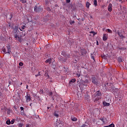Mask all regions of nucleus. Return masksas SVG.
Segmentation results:
<instances>
[{"mask_svg":"<svg viewBox=\"0 0 127 127\" xmlns=\"http://www.w3.org/2000/svg\"><path fill=\"white\" fill-rule=\"evenodd\" d=\"M7 49V51L6 52V51L5 50V48H4V47H3L2 48V51L4 52V53L5 54H6V53H8V54H10V45H8V46H6Z\"/></svg>","mask_w":127,"mask_h":127,"instance_id":"nucleus-6","label":"nucleus"},{"mask_svg":"<svg viewBox=\"0 0 127 127\" xmlns=\"http://www.w3.org/2000/svg\"><path fill=\"white\" fill-rule=\"evenodd\" d=\"M88 76H87L86 75H80V78H81L80 80H83V79H86V78H88Z\"/></svg>","mask_w":127,"mask_h":127,"instance_id":"nucleus-23","label":"nucleus"},{"mask_svg":"<svg viewBox=\"0 0 127 127\" xmlns=\"http://www.w3.org/2000/svg\"><path fill=\"white\" fill-rule=\"evenodd\" d=\"M54 116L56 117V118H59V115L57 114V111H55L54 113Z\"/></svg>","mask_w":127,"mask_h":127,"instance_id":"nucleus-22","label":"nucleus"},{"mask_svg":"<svg viewBox=\"0 0 127 127\" xmlns=\"http://www.w3.org/2000/svg\"><path fill=\"white\" fill-rule=\"evenodd\" d=\"M79 49H80V56H84V55H86V54H87V51H86V49L85 48L80 47Z\"/></svg>","mask_w":127,"mask_h":127,"instance_id":"nucleus-7","label":"nucleus"},{"mask_svg":"<svg viewBox=\"0 0 127 127\" xmlns=\"http://www.w3.org/2000/svg\"><path fill=\"white\" fill-rule=\"evenodd\" d=\"M69 44H70V45L72 44V42H71V41H69V42H68Z\"/></svg>","mask_w":127,"mask_h":127,"instance_id":"nucleus-64","label":"nucleus"},{"mask_svg":"<svg viewBox=\"0 0 127 127\" xmlns=\"http://www.w3.org/2000/svg\"><path fill=\"white\" fill-rule=\"evenodd\" d=\"M48 95H49V96H51V97H52L53 93L52 92V91H49L48 93Z\"/></svg>","mask_w":127,"mask_h":127,"instance_id":"nucleus-34","label":"nucleus"},{"mask_svg":"<svg viewBox=\"0 0 127 127\" xmlns=\"http://www.w3.org/2000/svg\"><path fill=\"white\" fill-rule=\"evenodd\" d=\"M90 33H92L93 34V36L97 34V32H95L94 31H91V32H90Z\"/></svg>","mask_w":127,"mask_h":127,"instance_id":"nucleus-41","label":"nucleus"},{"mask_svg":"<svg viewBox=\"0 0 127 127\" xmlns=\"http://www.w3.org/2000/svg\"><path fill=\"white\" fill-rule=\"evenodd\" d=\"M46 9H47V11H48L49 12H51V11H52L51 8H50V7H49V6H47L46 7Z\"/></svg>","mask_w":127,"mask_h":127,"instance_id":"nucleus-29","label":"nucleus"},{"mask_svg":"<svg viewBox=\"0 0 127 127\" xmlns=\"http://www.w3.org/2000/svg\"><path fill=\"white\" fill-rule=\"evenodd\" d=\"M80 127H89V126L86 124H82V125Z\"/></svg>","mask_w":127,"mask_h":127,"instance_id":"nucleus-44","label":"nucleus"},{"mask_svg":"<svg viewBox=\"0 0 127 127\" xmlns=\"http://www.w3.org/2000/svg\"><path fill=\"white\" fill-rule=\"evenodd\" d=\"M59 61H60L61 62H62V63H64V62H66V59H64V58H63V57H60L59 58Z\"/></svg>","mask_w":127,"mask_h":127,"instance_id":"nucleus-14","label":"nucleus"},{"mask_svg":"<svg viewBox=\"0 0 127 127\" xmlns=\"http://www.w3.org/2000/svg\"><path fill=\"white\" fill-rule=\"evenodd\" d=\"M52 68L54 69H56V65L53 63L52 64Z\"/></svg>","mask_w":127,"mask_h":127,"instance_id":"nucleus-32","label":"nucleus"},{"mask_svg":"<svg viewBox=\"0 0 127 127\" xmlns=\"http://www.w3.org/2000/svg\"><path fill=\"white\" fill-rule=\"evenodd\" d=\"M64 68L65 69L64 70V73L65 74H67V73H68V70H69V69L67 67H65V66H64Z\"/></svg>","mask_w":127,"mask_h":127,"instance_id":"nucleus-20","label":"nucleus"},{"mask_svg":"<svg viewBox=\"0 0 127 127\" xmlns=\"http://www.w3.org/2000/svg\"><path fill=\"white\" fill-rule=\"evenodd\" d=\"M103 105L104 107H109V106H110V103H107L105 101H103Z\"/></svg>","mask_w":127,"mask_h":127,"instance_id":"nucleus-16","label":"nucleus"},{"mask_svg":"<svg viewBox=\"0 0 127 127\" xmlns=\"http://www.w3.org/2000/svg\"><path fill=\"white\" fill-rule=\"evenodd\" d=\"M103 40L104 41H107L108 40V38L107 37V34H104L103 37Z\"/></svg>","mask_w":127,"mask_h":127,"instance_id":"nucleus-19","label":"nucleus"},{"mask_svg":"<svg viewBox=\"0 0 127 127\" xmlns=\"http://www.w3.org/2000/svg\"><path fill=\"white\" fill-rule=\"evenodd\" d=\"M20 109L21 111H23V110H24V108L23 107H21L20 108Z\"/></svg>","mask_w":127,"mask_h":127,"instance_id":"nucleus-60","label":"nucleus"},{"mask_svg":"<svg viewBox=\"0 0 127 127\" xmlns=\"http://www.w3.org/2000/svg\"><path fill=\"white\" fill-rule=\"evenodd\" d=\"M89 83V80L85 79V80L83 79H80V80L77 81V84L79 87L81 88L82 86H85L87 87L88 86V84Z\"/></svg>","mask_w":127,"mask_h":127,"instance_id":"nucleus-2","label":"nucleus"},{"mask_svg":"<svg viewBox=\"0 0 127 127\" xmlns=\"http://www.w3.org/2000/svg\"><path fill=\"white\" fill-rule=\"evenodd\" d=\"M22 35H20V36H17V38L16 39L19 42H22Z\"/></svg>","mask_w":127,"mask_h":127,"instance_id":"nucleus-18","label":"nucleus"},{"mask_svg":"<svg viewBox=\"0 0 127 127\" xmlns=\"http://www.w3.org/2000/svg\"><path fill=\"white\" fill-rule=\"evenodd\" d=\"M85 100L87 103H90V101H91V97L89 95H85Z\"/></svg>","mask_w":127,"mask_h":127,"instance_id":"nucleus-9","label":"nucleus"},{"mask_svg":"<svg viewBox=\"0 0 127 127\" xmlns=\"http://www.w3.org/2000/svg\"><path fill=\"white\" fill-rule=\"evenodd\" d=\"M66 3H70L71 2V0H66Z\"/></svg>","mask_w":127,"mask_h":127,"instance_id":"nucleus-54","label":"nucleus"},{"mask_svg":"<svg viewBox=\"0 0 127 127\" xmlns=\"http://www.w3.org/2000/svg\"><path fill=\"white\" fill-rule=\"evenodd\" d=\"M18 32H19V30H18V26H15L14 28L12 31V33L13 34H14V38H15V39H17Z\"/></svg>","mask_w":127,"mask_h":127,"instance_id":"nucleus-4","label":"nucleus"},{"mask_svg":"<svg viewBox=\"0 0 127 127\" xmlns=\"http://www.w3.org/2000/svg\"><path fill=\"white\" fill-rule=\"evenodd\" d=\"M14 122H15V119H12L10 122L11 125H13V124H14Z\"/></svg>","mask_w":127,"mask_h":127,"instance_id":"nucleus-47","label":"nucleus"},{"mask_svg":"<svg viewBox=\"0 0 127 127\" xmlns=\"http://www.w3.org/2000/svg\"><path fill=\"white\" fill-rule=\"evenodd\" d=\"M28 30L29 32H30V31H32V30H33V28H30Z\"/></svg>","mask_w":127,"mask_h":127,"instance_id":"nucleus-52","label":"nucleus"},{"mask_svg":"<svg viewBox=\"0 0 127 127\" xmlns=\"http://www.w3.org/2000/svg\"><path fill=\"white\" fill-rule=\"evenodd\" d=\"M107 127H115V124H111L109 126H107Z\"/></svg>","mask_w":127,"mask_h":127,"instance_id":"nucleus-37","label":"nucleus"},{"mask_svg":"<svg viewBox=\"0 0 127 127\" xmlns=\"http://www.w3.org/2000/svg\"><path fill=\"white\" fill-rule=\"evenodd\" d=\"M102 91L101 90H98L94 94L93 96L95 98L94 102L95 103H97L98 101H99V100L102 99Z\"/></svg>","mask_w":127,"mask_h":127,"instance_id":"nucleus-1","label":"nucleus"},{"mask_svg":"<svg viewBox=\"0 0 127 127\" xmlns=\"http://www.w3.org/2000/svg\"><path fill=\"white\" fill-rule=\"evenodd\" d=\"M21 28L22 29L24 30L25 28H26V26L25 25H22L21 26Z\"/></svg>","mask_w":127,"mask_h":127,"instance_id":"nucleus-49","label":"nucleus"},{"mask_svg":"<svg viewBox=\"0 0 127 127\" xmlns=\"http://www.w3.org/2000/svg\"><path fill=\"white\" fill-rule=\"evenodd\" d=\"M118 34L120 37H121V39H124L126 38V36H124V35L122 34V33L118 32Z\"/></svg>","mask_w":127,"mask_h":127,"instance_id":"nucleus-13","label":"nucleus"},{"mask_svg":"<svg viewBox=\"0 0 127 127\" xmlns=\"http://www.w3.org/2000/svg\"><path fill=\"white\" fill-rule=\"evenodd\" d=\"M34 11H35L36 13H41V12L43 11V7L41 5L37 4L34 7Z\"/></svg>","mask_w":127,"mask_h":127,"instance_id":"nucleus-3","label":"nucleus"},{"mask_svg":"<svg viewBox=\"0 0 127 127\" xmlns=\"http://www.w3.org/2000/svg\"><path fill=\"white\" fill-rule=\"evenodd\" d=\"M25 98L27 102H30V101L31 100L30 94H27V95L25 96Z\"/></svg>","mask_w":127,"mask_h":127,"instance_id":"nucleus-12","label":"nucleus"},{"mask_svg":"<svg viewBox=\"0 0 127 127\" xmlns=\"http://www.w3.org/2000/svg\"><path fill=\"white\" fill-rule=\"evenodd\" d=\"M91 82L92 84H94L96 86H98V85H99V80H98V79H97V77H96L95 76H93L91 77Z\"/></svg>","mask_w":127,"mask_h":127,"instance_id":"nucleus-5","label":"nucleus"},{"mask_svg":"<svg viewBox=\"0 0 127 127\" xmlns=\"http://www.w3.org/2000/svg\"><path fill=\"white\" fill-rule=\"evenodd\" d=\"M76 82V79H72L70 81H69V84H71V83H75Z\"/></svg>","mask_w":127,"mask_h":127,"instance_id":"nucleus-28","label":"nucleus"},{"mask_svg":"<svg viewBox=\"0 0 127 127\" xmlns=\"http://www.w3.org/2000/svg\"><path fill=\"white\" fill-rule=\"evenodd\" d=\"M118 61L121 63V62H123V59L122 58V57H120L118 58Z\"/></svg>","mask_w":127,"mask_h":127,"instance_id":"nucleus-30","label":"nucleus"},{"mask_svg":"<svg viewBox=\"0 0 127 127\" xmlns=\"http://www.w3.org/2000/svg\"><path fill=\"white\" fill-rule=\"evenodd\" d=\"M20 1L22 2V3H26V0H20Z\"/></svg>","mask_w":127,"mask_h":127,"instance_id":"nucleus-40","label":"nucleus"},{"mask_svg":"<svg viewBox=\"0 0 127 127\" xmlns=\"http://www.w3.org/2000/svg\"><path fill=\"white\" fill-rule=\"evenodd\" d=\"M8 83H9V85H11L12 82L11 81H9Z\"/></svg>","mask_w":127,"mask_h":127,"instance_id":"nucleus-62","label":"nucleus"},{"mask_svg":"<svg viewBox=\"0 0 127 127\" xmlns=\"http://www.w3.org/2000/svg\"><path fill=\"white\" fill-rule=\"evenodd\" d=\"M7 114H8V115H9L10 114V112L11 111V110H10V109H7Z\"/></svg>","mask_w":127,"mask_h":127,"instance_id":"nucleus-38","label":"nucleus"},{"mask_svg":"<svg viewBox=\"0 0 127 127\" xmlns=\"http://www.w3.org/2000/svg\"><path fill=\"white\" fill-rule=\"evenodd\" d=\"M52 61V60L51 59H49L47 60L45 62L46 63H49V64H51V62Z\"/></svg>","mask_w":127,"mask_h":127,"instance_id":"nucleus-21","label":"nucleus"},{"mask_svg":"<svg viewBox=\"0 0 127 127\" xmlns=\"http://www.w3.org/2000/svg\"><path fill=\"white\" fill-rule=\"evenodd\" d=\"M26 127H31V125H30V124H27L26 125Z\"/></svg>","mask_w":127,"mask_h":127,"instance_id":"nucleus-57","label":"nucleus"},{"mask_svg":"<svg viewBox=\"0 0 127 127\" xmlns=\"http://www.w3.org/2000/svg\"><path fill=\"white\" fill-rule=\"evenodd\" d=\"M120 94V90L118 89H116L114 92L115 96H119V94Z\"/></svg>","mask_w":127,"mask_h":127,"instance_id":"nucleus-15","label":"nucleus"},{"mask_svg":"<svg viewBox=\"0 0 127 127\" xmlns=\"http://www.w3.org/2000/svg\"><path fill=\"white\" fill-rule=\"evenodd\" d=\"M104 124H107L108 123V119H107L106 117H104Z\"/></svg>","mask_w":127,"mask_h":127,"instance_id":"nucleus-33","label":"nucleus"},{"mask_svg":"<svg viewBox=\"0 0 127 127\" xmlns=\"http://www.w3.org/2000/svg\"><path fill=\"white\" fill-rule=\"evenodd\" d=\"M9 16L10 17L9 18V19H10V20H11V18H12V16H13L12 13H10Z\"/></svg>","mask_w":127,"mask_h":127,"instance_id":"nucleus-36","label":"nucleus"},{"mask_svg":"<svg viewBox=\"0 0 127 127\" xmlns=\"http://www.w3.org/2000/svg\"><path fill=\"white\" fill-rule=\"evenodd\" d=\"M34 117H36V119H37V118H39V116L36 115V114H34Z\"/></svg>","mask_w":127,"mask_h":127,"instance_id":"nucleus-59","label":"nucleus"},{"mask_svg":"<svg viewBox=\"0 0 127 127\" xmlns=\"http://www.w3.org/2000/svg\"><path fill=\"white\" fill-rule=\"evenodd\" d=\"M99 120H100V121H101V122H102L104 124V117L99 118Z\"/></svg>","mask_w":127,"mask_h":127,"instance_id":"nucleus-43","label":"nucleus"},{"mask_svg":"<svg viewBox=\"0 0 127 127\" xmlns=\"http://www.w3.org/2000/svg\"><path fill=\"white\" fill-rule=\"evenodd\" d=\"M80 73L81 75H82V76L84 75L89 77V75H88V74L87 73V72L85 70H82L81 71H80Z\"/></svg>","mask_w":127,"mask_h":127,"instance_id":"nucleus-10","label":"nucleus"},{"mask_svg":"<svg viewBox=\"0 0 127 127\" xmlns=\"http://www.w3.org/2000/svg\"><path fill=\"white\" fill-rule=\"evenodd\" d=\"M90 5H91V3H90V2H89L88 1H87L86 4V6L87 8H89Z\"/></svg>","mask_w":127,"mask_h":127,"instance_id":"nucleus-25","label":"nucleus"},{"mask_svg":"<svg viewBox=\"0 0 127 127\" xmlns=\"http://www.w3.org/2000/svg\"><path fill=\"white\" fill-rule=\"evenodd\" d=\"M6 125H10L11 124L10 121V120H7L6 122Z\"/></svg>","mask_w":127,"mask_h":127,"instance_id":"nucleus-45","label":"nucleus"},{"mask_svg":"<svg viewBox=\"0 0 127 127\" xmlns=\"http://www.w3.org/2000/svg\"><path fill=\"white\" fill-rule=\"evenodd\" d=\"M70 6L71 9L73 10V11H75V10H76V5L74 4H70Z\"/></svg>","mask_w":127,"mask_h":127,"instance_id":"nucleus-17","label":"nucleus"},{"mask_svg":"<svg viewBox=\"0 0 127 127\" xmlns=\"http://www.w3.org/2000/svg\"><path fill=\"white\" fill-rule=\"evenodd\" d=\"M69 23L71 25H72V24H74V23H75V21H72L71 20H70Z\"/></svg>","mask_w":127,"mask_h":127,"instance_id":"nucleus-35","label":"nucleus"},{"mask_svg":"<svg viewBox=\"0 0 127 127\" xmlns=\"http://www.w3.org/2000/svg\"><path fill=\"white\" fill-rule=\"evenodd\" d=\"M38 76H40V72H39L37 74L35 75L36 77H38Z\"/></svg>","mask_w":127,"mask_h":127,"instance_id":"nucleus-56","label":"nucleus"},{"mask_svg":"<svg viewBox=\"0 0 127 127\" xmlns=\"http://www.w3.org/2000/svg\"><path fill=\"white\" fill-rule=\"evenodd\" d=\"M91 59L93 60H95V58L94 57V56H93V54H91Z\"/></svg>","mask_w":127,"mask_h":127,"instance_id":"nucleus-58","label":"nucleus"},{"mask_svg":"<svg viewBox=\"0 0 127 127\" xmlns=\"http://www.w3.org/2000/svg\"><path fill=\"white\" fill-rule=\"evenodd\" d=\"M101 57L103 59H107V57H106V55H101Z\"/></svg>","mask_w":127,"mask_h":127,"instance_id":"nucleus-42","label":"nucleus"},{"mask_svg":"<svg viewBox=\"0 0 127 127\" xmlns=\"http://www.w3.org/2000/svg\"><path fill=\"white\" fill-rule=\"evenodd\" d=\"M108 10L110 12H111L112 11V10H113V5H112V3H110L109 5H108Z\"/></svg>","mask_w":127,"mask_h":127,"instance_id":"nucleus-11","label":"nucleus"},{"mask_svg":"<svg viewBox=\"0 0 127 127\" xmlns=\"http://www.w3.org/2000/svg\"><path fill=\"white\" fill-rule=\"evenodd\" d=\"M49 2L50 1H48V0H45V4L46 6L49 5Z\"/></svg>","mask_w":127,"mask_h":127,"instance_id":"nucleus-24","label":"nucleus"},{"mask_svg":"<svg viewBox=\"0 0 127 127\" xmlns=\"http://www.w3.org/2000/svg\"><path fill=\"white\" fill-rule=\"evenodd\" d=\"M76 76L78 77V78L80 77V76H81V72H80V73H77Z\"/></svg>","mask_w":127,"mask_h":127,"instance_id":"nucleus-50","label":"nucleus"},{"mask_svg":"<svg viewBox=\"0 0 127 127\" xmlns=\"http://www.w3.org/2000/svg\"><path fill=\"white\" fill-rule=\"evenodd\" d=\"M14 24L13 23H12L11 25V27L12 28V29H14V28L13 27Z\"/></svg>","mask_w":127,"mask_h":127,"instance_id":"nucleus-55","label":"nucleus"},{"mask_svg":"<svg viewBox=\"0 0 127 127\" xmlns=\"http://www.w3.org/2000/svg\"><path fill=\"white\" fill-rule=\"evenodd\" d=\"M119 50H127V48H119Z\"/></svg>","mask_w":127,"mask_h":127,"instance_id":"nucleus-39","label":"nucleus"},{"mask_svg":"<svg viewBox=\"0 0 127 127\" xmlns=\"http://www.w3.org/2000/svg\"><path fill=\"white\" fill-rule=\"evenodd\" d=\"M96 44H97V45H99V41H96Z\"/></svg>","mask_w":127,"mask_h":127,"instance_id":"nucleus-63","label":"nucleus"},{"mask_svg":"<svg viewBox=\"0 0 127 127\" xmlns=\"http://www.w3.org/2000/svg\"><path fill=\"white\" fill-rule=\"evenodd\" d=\"M45 76H46V77H48V78H49V75L48 74V73L46 72L45 73Z\"/></svg>","mask_w":127,"mask_h":127,"instance_id":"nucleus-51","label":"nucleus"},{"mask_svg":"<svg viewBox=\"0 0 127 127\" xmlns=\"http://www.w3.org/2000/svg\"><path fill=\"white\" fill-rule=\"evenodd\" d=\"M40 94H43V89H40L39 91Z\"/></svg>","mask_w":127,"mask_h":127,"instance_id":"nucleus-48","label":"nucleus"},{"mask_svg":"<svg viewBox=\"0 0 127 127\" xmlns=\"http://www.w3.org/2000/svg\"><path fill=\"white\" fill-rule=\"evenodd\" d=\"M56 125L58 126V127H63V126H64V122H63V121L60 119H57Z\"/></svg>","mask_w":127,"mask_h":127,"instance_id":"nucleus-8","label":"nucleus"},{"mask_svg":"<svg viewBox=\"0 0 127 127\" xmlns=\"http://www.w3.org/2000/svg\"><path fill=\"white\" fill-rule=\"evenodd\" d=\"M18 127H23V124H22V123L19 124L18 125Z\"/></svg>","mask_w":127,"mask_h":127,"instance_id":"nucleus-46","label":"nucleus"},{"mask_svg":"<svg viewBox=\"0 0 127 127\" xmlns=\"http://www.w3.org/2000/svg\"><path fill=\"white\" fill-rule=\"evenodd\" d=\"M71 121L72 122H77L78 121V119L76 118V117L71 118Z\"/></svg>","mask_w":127,"mask_h":127,"instance_id":"nucleus-26","label":"nucleus"},{"mask_svg":"<svg viewBox=\"0 0 127 127\" xmlns=\"http://www.w3.org/2000/svg\"><path fill=\"white\" fill-rule=\"evenodd\" d=\"M19 65L20 66H23V63H22V62H20V63H19Z\"/></svg>","mask_w":127,"mask_h":127,"instance_id":"nucleus-53","label":"nucleus"},{"mask_svg":"<svg viewBox=\"0 0 127 127\" xmlns=\"http://www.w3.org/2000/svg\"><path fill=\"white\" fill-rule=\"evenodd\" d=\"M106 31L108 32L109 33H113V31L110 29H107L106 30Z\"/></svg>","mask_w":127,"mask_h":127,"instance_id":"nucleus-27","label":"nucleus"},{"mask_svg":"<svg viewBox=\"0 0 127 127\" xmlns=\"http://www.w3.org/2000/svg\"><path fill=\"white\" fill-rule=\"evenodd\" d=\"M2 39H3V37L0 36V40H2Z\"/></svg>","mask_w":127,"mask_h":127,"instance_id":"nucleus-61","label":"nucleus"},{"mask_svg":"<svg viewBox=\"0 0 127 127\" xmlns=\"http://www.w3.org/2000/svg\"><path fill=\"white\" fill-rule=\"evenodd\" d=\"M93 2H94V4L95 6H97V5H98V2H97V0H94L93 1Z\"/></svg>","mask_w":127,"mask_h":127,"instance_id":"nucleus-31","label":"nucleus"}]
</instances>
